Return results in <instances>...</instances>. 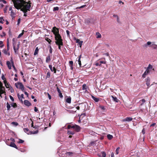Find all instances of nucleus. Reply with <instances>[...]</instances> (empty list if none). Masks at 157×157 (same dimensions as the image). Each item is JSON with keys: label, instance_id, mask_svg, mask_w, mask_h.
I'll use <instances>...</instances> for the list:
<instances>
[{"label": "nucleus", "instance_id": "nucleus-36", "mask_svg": "<svg viewBox=\"0 0 157 157\" xmlns=\"http://www.w3.org/2000/svg\"><path fill=\"white\" fill-rule=\"evenodd\" d=\"M107 137L108 139L109 140H111L113 138V136L110 134L108 135H107Z\"/></svg>", "mask_w": 157, "mask_h": 157}, {"label": "nucleus", "instance_id": "nucleus-2", "mask_svg": "<svg viewBox=\"0 0 157 157\" xmlns=\"http://www.w3.org/2000/svg\"><path fill=\"white\" fill-rule=\"evenodd\" d=\"M104 59L103 61L101 60V59H100L95 62L94 65L97 66H101L102 64H105L106 62L105 61V58H102Z\"/></svg>", "mask_w": 157, "mask_h": 157}, {"label": "nucleus", "instance_id": "nucleus-9", "mask_svg": "<svg viewBox=\"0 0 157 157\" xmlns=\"http://www.w3.org/2000/svg\"><path fill=\"white\" fill-rule=\"evenodd\" d=\"M17 96L18 99L21 102V103H23V101L22 100V99L24 98V94H21V95H20L18 94H17Z\"/></svg>", "mask_w": 157, "mask_h": 157}, {"label": "nucleus", "instance_id": "nucleus-50", "mask_svg": "<svg viewBox=\"0 0 157 157\" xmlns=\"http://www.w3.org/2000/svg\"><path fill=\"white\" fill-rule=\"evenodd\" d=\"M66 33H67V36L68 37H69L70 36V33L69 31L68 30H66Z\"/></svg>", "mask_w": 157, "mask_h": 157}, {"label": "nucleus", "instance_id": "nucleus-21", "mask_svg": "<svg viewBox=\"0 0 157 157\" xmlns=\"http://www.w3.org/2000/svg\"><path fill=\"white\" fill-rule=\"evenodd\" d=\"M6 64L9 69H11V64L10 62L9 61H7L6 62Z\"/></svg>", "mask_w": 157, "mask_h": 157}, {"label": "nucleus", "instance_id": "nucleus-7", "mask_svg": "<svg viewBox=\"0 0 157 157\" xmlns=\"http://www.w3.org/2000/svg\"><path fill=\"white\" fill-rule=\"evenodd\" d=\"M72 128H73L77 132H79L81 129V128L79 126L75 124L72 125Z\"/></svg>", "mask_w": 157, "mask_h": 157}, {"label": "nucleus", "instance_id": "nucleus-30", "mask_svg": "<svg viewBox=\"0 0 157 157\" xmlns=\"http://www.w3.org/2000/svg\"><path fill=\"white\" fill-rule=\"evenodd\" d=\"M92 98L95 102H97L99 101V99L98 98H96L93 96H92Z\"/></svg>", "mask_w": 157, "mask_h": 157}, {"label": "nucleus", "instance_id": "nucleus-15", "mask_svg": "<svg viewBox=\"0 0 157 157\" xmlns=\"http://www.w3.org/2000/svg\"><path fill=\"white\" fill-rule=\"evenodd\" d=\"M57 91L59 93V96L60 98H62L63 97V95L59 89L58 87H57Z\"/></svg>", "mask_w": 157, "mask_h": 157}, {"label": "nucleus", "instance_id": "nucleus-63", "mask_svg": "<svg viewBox=\"0 0 157 157\" xmlns=\"http://www.w3.org/2000/svg\"><path fill=\"white\" fill-rule=\"evenodd\" d=\"M24 92V94H25L26 95H27V97H28L29 96L28 93L26 92H25V91Z\"/></svg>", "mask_w": 157, "mask_h": 157}, {"label": "nucleus", "instance_id": "nucleus-20", "mask_svg": "<svg viewBox=\"0 0 157 157\" xmlns=\"http://www.w3.org/2000/svg\"><path fill=\"white\" fill-rule=\"evenodd\" d=\"M10 146L17 149L18 148L16 145L14 143L11 142Z\"/></svg>", "mask_w": 157, "mask_h": 157}, {"label": "nucleus", "instance_id": "nucleus-8", "mask_svg": "<svg viewBox=\"0 0 157 157\" xmlns=\"http://www.w3.org/2000/svg\"><path fill=\"white\" fill-rule=\"evenodd\" d=\"M147 70L150 73V72L152 70L155 71V69L154 68H153L152 66L150 64H149L148 65V67H147Z\"/></svg>", "mask_w": 157, "mask_h": 157}, {"label": "nucleus", "instance_id": "nucleus-51", "mask_svg": "<svg viewBox=\"0 0 157 157\" xmlns=\"http://www.w3.org/2000/svg\"><path fill=\"white\" fill-rule=\"evenodd\" d=\"M67 133H68V134H69L73 135L74 134V132H70L69 131H68Z\"/></svg>", "mask_w": 157, "mask_h": 157}, {"label": "nucleus", "instance_id": "nucleus-5", "mask_svg": "<svg viewBox=\"0 0 157 157\" xmlns=\"http://www.w3.org/2000/svg\"><path fill=\"white\" fill-rule=\"evenodd\" d=\"M56 41H55L56 44L58 45L59 48V49L61 50V46L63 45V43L62 42V40H56Z\"/></svg>", "mask_w": 157, "mask_h": 157}, {"label": "nucleus", "instance_id": "nucleus-55", "mask_svg": "<svg viewBox=\"0 0 157 157\" xmlns=\"http://www.w3.org/2000/svg\"><path fill=\"white\" fill-rule=\"evenodd\" d=\"M47 94L48 98H49V99L50 100L51 99V97L50 94H49L48 93H47Z\"/></svg>", "mask_w": 157, "mask_h": 157}, {"label": "nucleus", "instance_id": "nucleus-41", "mask_svg": "<svg viewBox=\"0 0 157 157\" xmlns=\"http://www.w3.org/2000/svg\"><path fill=\"white\" fill-rule=\"evenodd\" d=\"M120 149V147H119L117 148L116 149V154L117 155L119 153V150Z\"/></svg>", "mask_w": 157, "mask_h": 157}, {"label": "nucleus", "instance_id": "nucleus-23", "mask_svg": "<svg viewBox=\"0 0 157 157\" xmlns=\"http://www.w3.org/2000/svg\"><path fill=\"white\" fill-rule=\"evenodd\" d=\"M24 131L26 133L28 134H29L30 132L29 131V130L28 128H24Z\"/></svg>", "mask_w": 157, "mask_h": 157}, {"label": "nucleus", "instance_id": "nucleus-22", "mask_svg": "<svg viewBox=\"0 0 157 157\" xmlns=\"http://www.w3.org/2000/svg\"><path fill=\"white\" fill-rule=\"evenodd\" d=\"M146 101L144 99H142L140 100L139 101L140 103V105L141 106L143 105L145 102Z\"/></svg>", "mask_w": 157, "mask_h": 157}, {"label": "nucleus", "instance_id": "nucleus-6", "mask_svg": "<svg viewBox=\"0 0 157 157\" xmlns=\"http://www.w3.org/2000/svg\"><path fill=\"white\" fill-rule=\"evenodd\" d=\"M59 29L56 28V26H54L52 28V32L53 33V34L55 35L57 33H58L59 32Z\"/></svg>", "mask_w": 157, "mask_h": 157}, {"label": "nucleus", "instance_id": "nucleus-47", "mask_svg": "<svg viewBox=\"0 0 157 157\" xmlns=\"http://www.w3.org/2000/svg\"><path fill=\"white\" fill-rule=\"evenodd\" d=\"M48 46L50 48V49L49 50V52L50 53H52V48L51 45L50 44H49L48 45Z\"/></svg>", "mask_w": 157, "mask_h": 157}, {"label": "nucleus", "instance_id": "nucleus-60", "mask_svg": "<svg viewBox=\"0 0 157 157\" xmlns=\"http://www.w3.org/2000/svg\"><path fill=\"white\" fill-rule=\"evenodd\" d=\"M1 78L3 80H4L6 79L5 78V76L3 74L2 75Z\"/></svg>", "mask_w": 157, "mask_h": 157}, {"label": "nucleus", "instance_id": "nucleus-61", "mask_svg": "<svg viewBox=\"0 0 157 157\" xmlns=\"http://www.w3.org/2000/svg\"><path fill=\"white\" fill-rule=\"evenodd\" d=\"M72 154V153L70 152H68L66 153V154L67 155H71Z\"/></svg>", "mask_w": 157, "mask_h": 157}, {"label": "nucleus", "instance_id": "nucleus-12", "mask_svg": "<svg viewBox=\"0 0 157 157\" xmlns=\"http://www.w3.org/2000/svg\"><path fill=\"white\" fill-rule=\"evenodd\" d=\"M24 104L26 106H29L31 105V103L27 100H25L24 101Z\"/></svg>", "mask_w": 157, "mask_h": 157}, {"label": "nucleus", "instance_id": "nucleus-39", "mask_svg": "<svg viewBox=\"0 0 157 157\" xmlns=\"http://www.w3.org/2000/svg\"><path fill=\"white\" fill-rule=\"evenodd\" d=\"M11 124L15 126H17L18 125V123L17 122L15 121L12 122L11 123Z\"/></svg>", "mask_w": 157, "mask_h": 157}, {"label": "nucleus", "instance_id": "nucleus-4", "mask_svg": "<svg viewBox=\"0 0 157 157\" xmlns=\"http://www.w3.org/2000/svg\"><path fill=\"white\" fill-rule=\"evenodd\" d=\"M15 86L17 88L21 89L22 91H25L24 87L21 83L18 82L17 83H15Z\"/></svg>", "mask_w": 157, "mask_h": 157}, {"label": "nucleus", "instance_id": "nucleus-14", "mask_svg": "<svg viewBox=\"0 0 157 157\" xmlns=\"http://www.w3.org/2000/svg\"><path fill=\"white\" fill-rule=\"evenodd\" d=\"M150 72L146 69L144 74L142 75V77L143 78H145L146 76Z\"/></svg>", "mask_w": 157, "mask_h": 157}, {"label": "nucleus", "instance_id": "nucleus-1", "mask_svg": "<svg viewBox=\"0 0 157 157\" xmlns=\"http://www.w3.org/2000/svg\"><path fill=\"white\" fill-rule=\"evenodd\" d=\"M31 3L30 1L26 2L24 0H17L13 3L14 7L17 9H21L24 13L30 10Z\"/></svg>", "mask_w": 157, "mask_h": 157}, {"label": "nucleus", "instance_id": "nucleus-45", "mask_svg": "<svg viewBox=\"0 0 157 157\" xmlns=\"http://www.w3.org/2000/svg\"><path fill=\"white\" fill-rule=\"evenodd\" d=\"M59 10V8L58 7H55L53 9V11H57Z\"/></svg>", "mask_w": 157, "mask_h": 157}, {"label": "nucleus", "instance_id": "nucleus-58", "mask_svg": "<svg viewBox=\"0 0 157 157\" xmlns=\"http://www.w3.org/2000/svg\"><path fill=\"white\" fill-rule=\"evenodd\" d=\"M113 17H117V20H118L119 19L118 16L117 14H114L113 15Z\"/></svg>", "mask_w": 157, "mask_h": 157}, {"label": "nucleus", "instance_id": "nucleus-24", "mask_svg": "<svg viewBox=\"0 0 157 157\" xmlns=\"http://www.w3.org/2000/svg\"><path fill=\"white\" fill-rule=\"evenodd\" d=\"M39 51V49L38 48V47H36L35 50L34 52V53L33 55L34 56H36L37 54H38Z\"/></svg>", "mask_w": 157, "mask_h": 157}, {"label": "nucleus", "instance_id": "nucleus-25", "mask_svg": "<svg viewBox=\"0 0 157 157\" xmlns=\"http://www.w3.org/2000/svg\"><path fill=\"white\" fill-rule=\"evenodd\" d=\"M96 37L97 38H100L101 37V34L98 32H96Z\"/></svg>", "mask_w": 157, "mask_h": 157}, {"label": "nucleus", "instance_id": "nucleus-59", "mask_svg": "<svg viewBox=\"0 0 157 157\" xmlns=\"http://www.w3.org/2000/svg\"><path fill=\"white\" fill-rule=\"evenodd\" d=\"M34 110L36 112H38V110L37 109V108L36 107H34Z\"/></svg>", "mask_w": 157, "mask_h": 157}, {"label": "nucleus", "instance_id": "nucleus-52", "mask_svg": "<svg viewBox=\"0 0 157 157\" xmlns=\"http://www.w3.org/2000/svg\"><path fill=\"white\" fill-rule=\"evenodd\" d=\"M2 44L3 42L2 41H0V47L2 48L3 46L4 45Z\"/></svg>", "mask_w": 157, "mask_h": 157}, {"label": "nucleus", "instance_id": "nucleus-31", "mask_svg": "<svg viewBox=\"0 0 157 157\" xmlns=\"http://www.w3.org/2000/svg\"><path fill=\"white\" fill-rule=\"evenodd\" d=\"M81 55H80L79 56V57L78 58V64H79V66L80 67L81 66V61H80V58H81Z\"/></svg>", "mask_w": 157, "mask_h": 157}, {"label": "nucleus", "instance_id": "nucleus-54", "mask_svg": "<svg viewBox=\"0 0 157 157\" xmlns=\"http://www.w3.org/2000/svg\"><path fill=\"white\" fill-rule=\"evenodd\" d=\"M10 99L11 100L13 101H14V98H13V97L12 96H11V95H10Z\"/></svg>", "mask_w": 157, "mask_h": 157}, {"label": "nucleus", "instance_id": "nucleus-44", "mask_svg": "<svg viewBox=\"0 0 157 157\" xmlns=\"http://www.w3.org/2000/svg\"><path fill=\"white\" fill-rule=\"evenodd\" d=\"M67 111L69 113H75L76 111H73L70 110H68Z\"/></svg>", "mask_w": 157, "mask_h": 157}, {"label": "nucleus", "instance_id": "nucleus-43", "mask_svg": "<svg viewBox=\"0 0 157 157\" xmlns=\"http://www.w3.org/2000/svg\"><path fill=\"white\" fill-rule=\"evenodd\" d=\"M101 154L102 155V157H105L106 155V153L104 151H102L101 152Z\"/></svg>", "mask_w": 157, "mask_h": 157}, {"label": "nucleus", "instance_id": "nucleus-10", "mask_svg": "<svg viewBox=\"0 0 157 157\" xmlns=\"http://www.w3.org/2000/svg\"><path fill=\"white\" fill-rule=\"evenodd\" d=\"M54 35L55 39H62L61 36L59 33V32L58 33Z\"/></svg>", "mask_w": 157, "mask_h": 157}, {"label": "nucleus", "instance_id": "nucleus-13", "mask_svg": "<svg viewBox=\"0 0 157 157\" xmlns=\"http://www.w3.org/2000/svg\"><path fill=\"white\" fill-rule=\"evenodd\" d=\"M146 84L147 86H149L150 85V79L149 77H147L145 79Z\"/></svg>", "mask_w": 157, "mask_h": 157}, {"label": "nucleus", "instance_id": "nucleus-18", "mask_svg": "<svg viewBox=\"0 0 157 157\" xmlns=\"http://www.w3.org/2000/svg\"><path fill=\"white\" fill-rule=\"evenodd\" d=\"M66 102L67 103L70 104L71 102V98L69 97L65 99Z\"/></svg>", "mask_w": 157, "mask_h": 157}, {"label": "nucleus", "instance_id": "nucleus-11", "mask_svg": "<svg viewBox=\"0 0 157 157\" xmlns=\"http://www.w3.org/2000/svg\"><path fill=\"white\" fill-rule=\"evenodd\" d=\"M49 67L52 71H54L55 73H56V70L55 67H54L52 68V66L51 65H49Z\"/></svg>", "mask_w": 157, "mask_h": 157}, {"label": "nucleus", "instance_id": "nucleus-26", "mask_svg": "<svg viewBox=\"0 0 157 157\" xmlns=\"http://www.w3.org/2000/svg\"><path fill=\"white\" fill-rule=\"evenodd\" d=\"M111 97L113 98V100L116 102H118V100L117 98L116 97H114L112 95Z\"/></svg>", "mask_w": 157, "mask_h": 157}, {"label": "nucleus", "instance_id": "nucleus-56", "mask_svg": "<svg viewBox=\"0 0 157 157\" xmlns=\"http://www.w3.org/2000/svg\"><path fill=\"white\" fill-rule=\"evenodd\" d=\"M4 84H5V86H6V87L7 88H8V87L7 86V85H6V83H7L6 81V80H4Z\"/></svg>", "mask_w": 157, "mask_h": 157}, {"label": "nucleus", "instance_id": "nucleus-3", "mask_svg": "<svg viewBox=\"0 0 157 157\" xmlns=\"http://www.w3.org/2000/svg\"><path fill=\"white\" fill-rule=\"evenodd\" d=\"M13 48L14 52L15 53H16L17 52L19 48V46L20 45V42H17V43H16L15 41V40H13Z\"/></svg>", "mask_w": 157, "mask_h": 157}, {"label": "nucleus", "instance_id": "nucleus-34", "mask_svg": "<svg viewBox=\"0 0 157 157\" xmlns=\"http://www.w3.org/2000/svg\"><path fill=\"white\" fill-rule=\"evenodd\" d=\"M24 30H23L22 31V33L19 35L17 37V38H20L24 34Z\"/></svg>", "mask_w": 157, "mask_h": 157}, {"label": "nucleus", "instance_id": "nucleus-38", "mask_svg": "<svg viewBox=\"0 0 157 157\" xmlns=\"http://www.w3.org/2000/svg\"><path fill=\"white\" fill-rule=\"evenodd\" d=\"M15 14V13L13 12V10H12L11 12L10 15L12 18L14 17V15Z\"/></svg>", "mask_w": 157, "mask_h": 157}, {"label": "nucleus", "instance_id": "nucleus-33", "mask_svg": "<svg viewBox=\"0 0 157 157\" xmlns=\"http://www.w3.org/2000/svg\"><path fill=\"white\" fill-rule=\"evenodd\" d=\"M151 42L148 41L147 42V44H145L144 45V46L145 47H146L147 46H151Z\"/></svg>", "mask_w": 157, "mask_h": 157}, {"label": "nucleus", "instance_id": "nucleus-64", "mask_svg": "<svg viewBox=\"0 0 157 157\" xmlns=\"http://www.w3.org/2000/svg\"><path fill=\"white\" fill-rule=\"evenodd\" d=\"M155 124H156V123H153L152 124H151L150 127L153 126L155 125Z\"/></svg>", "mask_w": 157, "mask_h": 157}, {"label": "nucleus", "instance_id": "nucleus-42", "mask_svg": "<svg viewBox=\"0 0 157 157\" xmlns=\"http://www.w3.org/2000/svg\"><path fill=\"white\" fill-rule=\"evenodd\" d=\"M11 63L12 64V66L14 69V70L15 71H16V69L15 67L14 66V63H13V60H11Z\"/></svg>", "mask_w": 157, "mask_h": 157}, {"label": "nucleus", "instance_id": "nucleus-32", "mask_svg": "<svg viewBox=\"0 0 157 157\" xmlns=\"http://www.w3.org/2000/svg\"><path fill=\"white\" fill-rule=\"evenodd\" d=\"M6 107L7 108V110L8 111H9L10 109L11 106L9 103L8 102L6 103Z\"/></svg>", "mask_w": 157, "mask_h": 157}, {"label": "nucleus", "instance_id": "nucleus-40", "mask_svg": "<svg viewBox=\"0 0 157 157\" xmlns=\"http://www.w3.org/2000/svg\"><path fill=\"white\" fill-rule=\"evenodd\" d=\"M50 76V72L49 71L47 73V75L46 76V78H49Z\"/></svg>", "mask_w": 157, "mask_h": 157}, {"label": "nucleus", "instance_id": "nucleus-57", "mask_svg": "<svg viewBox=\"0 0 157 157\" xmlns=\"http://www.w3.org/2000/svg\"><path fill=\"white\" fill-rule=\"evenodd\" d=\"M72 125H68L67 126V128L68 129H70L71 128H72Z\"/></svg>", "mask_w": 157, "mask_h": 157}, {"label": "nucleus", "instance_id": "nucleus-53", "mask_svg": "<svg viewBox=\"0 0 157 157\" xmlns=\"http://www.w3.org/2000/svg\"><path fill=\"white\" fill-rule=\"evenodd\" d=\"M99 107L102 109V110H105V107L104 106H99Z\"/></svg>", "mask_w": 157, "mask_h": 157}, {"label": "nucleus", "instance_id": "nucleus-37", "mask_svg": "<svg viewBox=\"0 0 157 157\" xmlns=\"http://www.w3.org/2000/svg\"><path fill=\"white\" fill-rule=\"evenodd\" d=\"M11 106L14 108H16L17 107V105L16 103H12L11 104Z\"/></svg>", "mask_w": 157, "mask_h": 157}, {"label": "nucleus", "instance_id": "nucleus-62", "mask_svg": "<svg viewBox=\"0 0 157 157\" xmlns=\"http://www.w3.org/2000/svg\"><path fill=\"white\" fill-rule=\"evenodd\" d=\"M142 132L143 133V134L145 133V130L144 128H143L142 130Z\"/></svg>", "mask_w": 157, "mask_h": 157}, {"label": "nucleus", "instance_id": "nucleus-27", "mask_svg": "<svg viewBox=\"0 0 157 157\" xmlns=\"http://www.w3.org/2000/svg\"><path fill=\"white\" fill-rule=\"evenodd\" d=\"M50 60H51L50 56L48 55L46 58V63H48L50 61Z\"/></svg>", "mask_w": 157, "mask_h": 157}, {"label": "nucleus", "instance_id": "nucleus-17", "mask_svg": "<svg viewBox=\"0 0 157 157\" xmlns=\"http://www.w3.org/2000/svg\"><path fill=\"white\" fill-rule=\"evenodd\" d=\"M132 118L131 117H127L126 118L124 119L123 120V121H130L132 120Z\"/></svg>", "mask_w": 157, "mask_h": 157}, {"label": "nucleus", "instance_id": "nucleus-19", "mask_svg": "<svg viewBox=\"0 0 157 157\" xmlns=\"http://www.w3.org/2000/svg\"><path fill=\"white\" fill-rule=\"evenodd\" d=\"M89 133L90 135L94 136H95V135L97 134V133H95L92 130H89Z\"/></svg>", "mask_w": 157, "mask_h": 157}, {"label": "nucleus", "instance_id": "nucleus-28", "mask_svg": "<svg viewBox=\"0 0 157 157\" xmlns=\"http://www.w3.org/2000/svg\"><path fill=\"white\" fill-rule=\"evenodd\" d=\"M87 88V86L86 85V84H83L82 85V89L83 90H85V92L87 91L86 90Z\"/></svg>", "mask_w": 157, "mask_h": 157}, {"label": "nucleus", "instance_id": "nucleus-16", "mask_svg": "<svg viewBox=\"0 0 157 157\" xmlns=\"http://www.w3.org/2000/svg\"><path fill=\"white\" fill-rule=\"evenodd\" d=\"M80 40H76V43H78L77 45L79 46L80 47H81L83 42L82 41H80Z\"/></svg>", "mask_w": 157, "mask_h": 157}, {"label": "nucleus", "instance_id": "nucleus-48", "mask_svg": "<svg viewBox=\"0 0 157 157\" xmlns=\"http://www.w3.org/2000/svg\"><path fill=\"white\" fill-rule=\"evenodd\" d=\"M19 141L18 142L19 143H22L24 142V140L20 139H19Z\"/></svg>", "mask_w": 157, "mask_h": 157}, {"label": "nucleus", "instance_id": "nucleus-46", "mask_svg": "<svg viewBox=\"0 0 157 157\" xmlns=\"http://www.w3.org/2000/svg\"><path fill=\"white\" fill-rule=\"evenodd\" d=\"M38 132V131L36 130L35 132L32 131L30 132L31 134H36Z\"/></svg>", "mask_w": 157, "mask_h": 157}, {"label": "nucleus", "instance_id": "nucleus-29", "mask_svg": "<svg viewBox=\"0 0 157 157\" xmlns=\"http://www.w3.org/2000/svg\"><path fill=\"white\" fill-rule=\"evenodd\" d=\"M151 47L153 49H157V45L156 44H152L151 45Z\"/></svg>", "mask_w": 157, "mask_h": 157}, {"label": "nucleus", "instance_id": "nucleus-49", "mask_svg": "<svg viewBox=\"0 0 157 157\" xmlns=\"http://www.w3.org/2000/svg\"><path fill=\"white\" fill-rule=\"evenodd\" d=\"M69 63L71 65V67H72L73 66V62L72 61H70Z\"/></svg>", "mask_w": 157, "mask_h": 157}, {"label": "nucleus", "instance_id": "nucleus-35", "mask_svg": "<svg viewBox=\"0 0 157 157\" xmlns=\"http://www.w3.org/2000/svg\"><path fill=\"white\" fill-rule=\"evenodd\" d=\"M4 87H1L0 88V92H1L2 93H4Z\"/></svg>", "mask_w": 157, "mask_h": 157}]
</instances>
